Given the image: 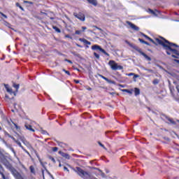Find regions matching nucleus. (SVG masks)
<instances>
[{
    "label": "nucleus",
    "instance_id": "nucleus-1",
    "mask_svg": "<svg viewBox=\"0 0 179 179\" xmlns=\"http://www.w3.org/2000/svg\"><path fill=\"white\" fill-rule=\"evenodd\" d=\"M141 35L143 37H145L147 40H149L150 43L152 44H155V45H162L164 48V50H166V52L167 55H171L172 58H176V59H178L179 58V52L176 49L174 48H179V45L171 43L169 41H167L166 38H164L162 36H159V38H155V39H152V38L149 37L148 35L141 33Z\"/></svg>",
    "mask_w": 179,
    "mask_h": 179
},
{
    "label": "nucleus",
    "instance_id": "nucleus-2",
    "mask_svg": "<svg viewBox=\"0 0 179 179\" xmlns=\"http://www.w3.org/2000/svg\"><path fill=\"white\" fill-rule=\"evenodd\" d=\"M108 65L110 66L112 71H122V69H124V66L118 65V63L115 62L114 60H110Z\"/></svg>",
    "mask_w": 179,
    "mask_h": 179
},
{
    "label": "nucleus",
    "instance_id": "nucleus-3",
    "mask_svg": "<svg viewBox=\"0 0 179 179\" xmlns=\"http://www.w3.org/2000/svg\"><path fill=\"white\" fill-rule=\"evenodd\" d=\"M129 47H131V48H134V50H136V51H138L141 55H143L145 59H148V61H152V59L150 57L148 56L145 52H142V50L141 48H138L137 46L132 45L131 43H128Z\"/></svg>",
    "mask_w": 179,
    "mask_h": 179
},
{
    "label": "nucleus",
    "instance_id": "nucleus-4",
    "mask_svg": "<svg viewBox=\"0 0 179 179\" xmlns=\"http://www.w3.org/2000/svg\"><path fill=\"white\" fill-rule=\"evenodd\" d=\"M92 50H93L94 51L99 50V51H101V52L104 54V55H106V57H110V54L106 52L104 50V49L101 48V47H100V45H92Z\"/></svg>",
    "mask_w": 179,
    "mask_h": 179
},
{
    "label": "nucleus",
    "instance_id": "nucleus-5",
    "mask_svg": "<svg viewBox=\"0 0 179 179\" xmlns=\"http://www.w3.org/2000/svg\"><path fill=\"white\" fill-rule=\"evenodd\" d=\"M10 171H11L13 176L15 177V178L24 179L23 177H22V175H20V173H19V172H17V170L15 169V168H12Z\"/></svg>",
    "mask_w": 179,
    "mask_h": 179
},
{
    "label": "nucleus",
    "instance_id": "nucleus-6",
    "mask_svg": "<svg viewBox=\"0 0 179 179\" xmlns=\"http://www.w3.org/2000/svg\"><path fill=\"white\" fill-rule=\"evenodd\" d=\"M75 17H77L79 20H81V22H85V14L79 13L78 14H74Z\"/></svg>",
    "mask_w": 179,
    "mask_h": 179
},
{
    "label": "nucleus",
    "instance_id": "nucleus-7",
    "mask_svg": "<svg viewBox=\"0 0 179 179\" xmlns=\"http://www.w3.org/2000/svg\"><path fill=\"white\" fill-rule=\"evenodd\" d=\"M127 24H128L130 27L133 29V30H135L136 31H139V27H138L136 25L133 24L132 22L129 21L126 22Z\"/></svg>",
    "mask_w": 179,
    "mask_h": 179
},
{
    "label": "nucleus",
    "instance_id": "nucleus-8",
    "mask_svg": "<svg viewBox=\"0 0 179 179\" xmlns=\"http://www.w3.org/2000/svg\"><path fill=\"white\" fill-rule=\"evenodd\" d=\"M166 120H167V124H171L172 125H177V122L174 120V119L171 118L168 116H165Z\"/></svg>",
    "mask_w": 179,
    "mask_h": 179
},
{
    "label": "nucleus",
    "instance_id": "nucleus-9",
    "mask_svg": "<svg viewBox=\"0 0 179 179\" xmlns=\"http://www.w3.org/2000/svg\"><path fill=\"white\" fill-rule=\"evenodd\" d=\"M99 76L100 78H101L102 79H103V80H106V82H108V83H115L114 81L109 80L108 78H107L106 77H105L104 76H103L101 74H99Z\"/></svg>",
    "mask_w": 179,
    "mask_h": 179
},
{
    "label": "nucleus",
    "instance_id": "nucleus-10",
    "mask_svg": "<svg viewBox=\"0 0 179 179\" xmlns=\"http://www.w3.org/2000/svg\"><path fill=\"white\" fill-rule=\"evenodd\" d=\"M29 171H30L31 174H33V176H36V167H34V166L31 165L29 166Z\"/></svg>",
    "mask_w": 179,
    "mask_h": 179
},
{
    "label": "nucleus",
    "instance_id": "nucleus-11",
    "mask_svg": "<svg viewBox=\"0 0 179 179\" xmlns=\"http://www.w3.org/2000/svg\"><path fill=\"white\" fill-rule=\"evenodd\" d=\"M79 41H80L81 43H84V44H87V45H90L92 44L90 41L86 40L85 38H80Z\"/></svg>",
    "mask_w": 179,
    "mask_h": 179
},
{
    "label": "nucleus",
    "instance_id": "nucleus-12",
    "mask_svg": "<svg viewBox=\"0 0 179 179\" xmlns=\"http://www.w3.org/2000/svg\"><path fill=\"white\" fill-rule=\"evenodd\" d=\"M24 127L26 129H28V131H31V132L35 131L34 129H33V127L29 124H25Z\"/></svg>",
    "mask_w": 179,
    "mask_h": 179
},
{
    "label": "nucleus",
    "instance_id": "nucleus-13",
    "mask_svg": "<svg viewBox=\"0 0 179 179\" xmlns=\"http://www.w3.org/2000/svg\"><path fill=\"white\" fill-rule=\"evenodd\" d=\"M89 3L94 6H97V0H87Z\"/></svg>",
    "mask_w": 179,
    "mask_h": 179
},
{
    "label": "nucleus",
    "instance_id": "nucleus-14",
    "mask_svg": "<svg viewBox=\"0 0 179 179\" xmlns=\"http://www.w3.org/2000/svg\"><path fill=\"white\" fill-rule=\"evenodd\" d=\"M134 94L135 96H139L141 94V90L139 88H134Z\"/></svg>",
    "mask_w": 179,
    "mask_h": 179
},
{
    "label": "nucleus",
    "instance_id": "nucleus-15",
    "mask_svg": "<svg viewBox=\"0 0 179 179\" xmlns=\"http://www.w3.org/2000/svg\"><path fill=\"white\" fill-rule=\"evenodd\" d=\"M138 41H140V43H141V44H145V45H150V43H149L148 42L143 41V39L142 38H138Z\"/></svg>",
    "mask_w": 179,
    "mask_h": 179
},
{
    "label": "nucleus",
    "instance_id": "nucleus-16",
    "mask_svg": "<svg viewBox=\"0 0 179 179\" xmlns=\"http://www.w3.org/2000/svg\"><path fill=\"white\" fill-rule=\"evenodd\" d=\"M122 92H125L126 93H128L129 94H132V92H134V90H122Z\"/></svg>",
    "mask_w": 179,
    "mask_h": 179
},
{
    "label": "nucleus",
    "instance_id": "nucleus-17",
    "mask_svg": "<svg viewBox=\"0 0 179 179\" xmlns=\"http://www.w3.org/2000/svg\"><path fill=\"white\" fill-rule=\"evenodd\" d=\"M62 157H65V159H71V157L67 153H65V152H62Z\"/></svg>",
    "mask_w": 179,
    "mask_h": 179
},
{
    "label": "nucleus",
    "instance_id": "nucleus-18",
    "mask_svg": "<svg viewBox=\"0 0 179 179\" xmlns=\"http://www.w3.org/2000/svg\"><path fill=\"white\" fill-rule=\"evenodd\" d=\"M12 124L14 125L16 131H20V127H19L17 124H16L13 121H11Z\"/></svg>",
    "mask_w": 179,
    "mask_h": 179
},
{
    "label": "nucleus",
    "instance_id": "nucleus-19",
    "mask_svg": "<svg viewBox=\"0 0 179 179\" xmlns=\"http://www.w3.org/2000/svg\"><path fill=\"white\" fill-rule=\"evenodd\" d=\"M160 83V80L155 78L154 79V80L152 81V83L156 85H159V83Z\"/></svg>",
    "mask_w": 179,
    "mask_h": 179
},
{
    "label": "nucleus",
    "instance_id": "nucleus-20",
    "mask_svg": "<svg viewBox=\"0 0 179 179\" xmlns=\"http://www.w3.org/2000/svg\"><path fill=\"white\" fill-rule=\"evenodd\" d=\"M7 136H8V138H10L11 139H13V141L16 143L17 142V140H16V138H15V137L12 136L10 134H9L8 133H7Z\"/></svg>",
    "mask_w": 179,
    "mask_h": 179
},
{
    "label": "nucleus",
    "instance_id": "nucleus-21",
    "mask_svg": "<svg viewBox=\"0 0 179 179\" xmlns=\"http://www.w3.org/2000/svg\"><path fill=\"white\" fill-rule=\"evenodd\" d=\"M48 157L49 160H51V162H52V163H54L55 164V163H56L55 159L52 156L49 155Z\"/></svg>",
    "mask_w": 179,
    "mask_h": 179
},
{
    "label": "nucleus",
    "instance_id": "nucleus-22",
    "mask_svg": "<svg viewBox=\"0 0 179 179\" xmlns=\"http://www.w3.org/2000/svg\"><path fill=\"white\" fill-rule=\"evenodd\" d=\"M0 174L1 175V178L6 179V176H5V174H3V169H0Z\"/></svg>",
    "mask_w": 179,
    "mask_h": 179
},
{
    "label": "nucleus",
    "instance_id": "nucleus-23",
    "mask_svg": "<svg viewBox=\"0 0 179 179\" xmlns=\"http://www.w3.org/2000/svg\"><path fill=\"white\" fill-rule=\"evenodd\" d=\"M134 76V79L136 78H139L138 75L135 74L134 73H130L128 74V76Z\"/></svg>",
    "mask_w": 179,
    "mask_h": 179
},
{
    "label": "nucleus",
    "instance_id": "nucleus-24",
    "mask_svg": "<svg viewBox=\"0 0 179 179\" xmlns=\"http://www.w3.org/2000/svg\"><path fill=\"white\" fill-rule=\"evenodd\" d=\"M15 6H17V8H20V9H21V10L24 11V8H23V7L22 6H20V3H16Z\"/></svg>",
    "mask_w": 179,
    "mask_h": 179
},
{
    "label": "nucleus",
    "instance_id": "nucleus-25",
    "mask_svg": "<svg viewBox=\"0 0 179 179\" xmlns=\"http://www.w3.org/2000/svg\"><path fill=\"white\" fill-rule=\"evenodd\" d=\"M52 29L54 30H55V31H57V33H61V29H59V28H58L57 27L53 26Z\"/></svg>",
    "mask_w": 179,
    "mask_h": 179
},
{
    "label": "nucleus",
    "instance_id": "nucleus-26",
    "mask_svg": "<svg viewBox=\"0 0 179 179\" xmlns=\"http://www.w3.org/2000/svg\"><path fill=\"white\" fill-rule=\"evenodd\" d=\"M17 145H18V146H20V148L23 150L24 149V147H23V145H22V143H20V141H17L16 142Z\"/></svg>",
    "mask_w": 179,
    "mask_h": 179
},
{
    "label": "nucleus",
    "instance_id": "nucleus-27",
    "mask_svg": "<svg viewBox=\"0 0 179 179\" xmlns=\"http://www.w3.org/2000/svg\"><path fill=\"white\" fill-rule=\"evenodd\" d=\"M148 10H149L150 13H152V15H155V16H157V14H156L155 10H152L150 8H149Z\"/></svg>",
    "mask_w": 179,
    "mask_h": 179
},
{
    "label": "nucleus",
    "instance_id": "nucleus-28",
    "mask_svg": "<svg viewBox=\"0 0 179 179\" xmlns=\"http://www.w3.org/2000/svg\"><path fill=\"white\" fill-rule=\"evenodd\" d=\"M13 86L16 89V90H17L20 85L19 84L13 83Z\"/></svg>",
    "mask_w": 179,
    "mask_h": 179
},
{
    "label": "nucleus",
    "instance_id": "nucleus-29",
    "mask_svg": "<svg viewBox=\"0 0 179 179\" xmlns=\"http://www.w3.org/2000/svg\"><path fill=\"white\" fill-rule=\"evenodd\" d=\"M94 57H95L96 59H100V55L96 52H94Z\"/></svg>",
    "mask_w": 179,
    "mask_h": 179
},
{
    "label": "nucleus",
    "instance_id": "nucleus-30",
    "mask_svg": "<svg viewBox=\"0 0 179 179\" xmlns=\"http://www.w3.org/2000/svg\"><path fill=\"white\" fill-rule=\"evenodd\" d=\"M63 72L66 73L69 76H71V72H69V71H66L65 69H63Z\"/></svg>",
    "mask_w": 179,
    "mask_h": 179
},
{
    "label": "nucleus",
    "instance_id": "nucleus-31",
    "mask_svg": "<svg viewBox=\"0 0 179 179\" xmlns=\"http://www.w3.org/2000/svg\"><path fill=\"white\" fill-rule=\"evenodd\" d=\"M75 34H76L77 36H80V34H82V31L80 30H76L75 31Z\"/></svg>",
    "mask_w": 179,
    "mask_h": 179
},
{
    "label": "nucleus",
    "instance_id": "nucleus-32",
    "mask_svg": "<svg viewBox=\"0 0 179 179\" xmlns=\"http://www.w3.org/2000/svg\"><path fill=\"white\" fill-rule=\"evenodd\" d=\"M24 152L27 153V155H28V156H29V157H31V155H30V152H29V151H27V150L26 149H23Z\"/></svg>",
    "mask_w": 179,
    "mask_h": 179
},
{
    "label": "nucleus",
    "instance_id": "nucleus-33",
    "mask_svg": "<svg viewBox=\"0 0 179 179\" xmlns=\"http://www.w3.org/2000/svg\"><path fill=\"white\" fill-rule=\"evenodd\" d=\"M24 3H29V5H33L34 3L29 1H24Z\"/></svg>",
    "mask_w": 179,
    "mask_h": 179
},
{
    "label": "nucleus",
    "instance_id": "nucleus-34",
    "mask_svg": "<svg viewBox=\"0 0 179 179\" xmlns=\"http://www.w3.org/2000/svg\"><path fill=\"white\" fill-rule=\"evenodd\" d=\"M0 15H1V16H3V17H4L5 19H8V16H6V15L3 14V13L0 11Z\"/></svg>",
    "mask_w": 179,
    "mask_h": 179
},
{
    "label": "nucleus",
    "instance_id": "nucleus-35",
    "mask_svg": "<svg viewBox=\"0 0 179 179\" xmlns=\"http://www.w3.org/2000/svg\"><path fill=\"white\" fill-rule=\"evenodd\" d=\"M52 152H58V147H53L52 148Z\"/></svg>",
    "mask_w": 179,
    "mask_h": 179
},
{
    "label": "nucleus",
    "instance_id": "nucleus-36",
    "mask_svg": "<svg viewBox=\"0 0 179 179\" xmlns=\"http://www.w3.org/2000/svg\"><path fill=\"white\" fill-rule=\"evenodd\" d=\"M23 143L25 145V146H30V143L27 141H23Z\"/></svg>",
    "mask_w": 179,
    "mask_h": 179
},
{
    "label": "nucleus",
    "instance_id": "nucleus-37",
    "mask_svg": "<svg viewBox=\"0 0 179 179\" xmlns=\"http://www.w3.org/2000/svg\"><path fill=\"white\" fill-rule=\"evenodd\" d=\"M64 61H65L66 62H69V64H73L72 61H71V60H69V59H65Z\"/></svg>",
    "mask_w": 179,
    "mask_h": 179
},
{
    "label": "nucleus",
    "instance_id": "nucleus-38",
    "mask_svg": "<svg viewBox=\"0 0 179 179\" xmlns=\"http://www.w3.org/2000/svg\"><path fill=\"white\" fill-rule=\"evenodd\" d=\"M64 171H67V173H69V169L66 166H64Z\"/></svg>",
    "mask_w": 179,
    "mask_h": 179
},
{
    "label": "nucleus",
    "instance_id": "nucleus-39",
    "mask_svg": "<svg viewBox=\"0 0 179 179\" xmlns=\"http://www.w3.org/2000/svg\"><path fill=\"white\" fill-rule=\"evenodd\" d=\"M66 38H71L72 40V36H71L69 34L65 35Z\"/></svg>",
    "mask_w": 179,
    "mask_h": 179
},
{
    "label": "nucleus",
    "instance_id": "nucleus-40",
    "mask_svg": "<svg viewBox=\"0 0 179 179\" xmlns=\"http://www.w3.org/2000/svg\"><path fill=\"white\" fill-rule=\"evenodd\" d=\"M99 146H101V148H103V149H106V147L101 143L99 142Z\"/></svg>",
    "mask_w": 179,
    "mask_h": 179
},
{
    "label": "nucleus",
    "instance_id": "nucleus-41",
    "mask_svg": "<svg viewBox=\"0 0 179 179\" xmlns=\"http://www.w3.org/2000/svg\"><path fill=\"white\" fill-rule=\"evenodd\" d=\"M81 29H82V31H85V30H87V27H81Z\"/></svg>",
    "mask_w": 179,
    "mask_h": 179
},
{
    "label": "nucleus",
    "instance_id": "nucleus-42",
    "mask_svg": "<svg viewBox=\"0 0 179 179\" xmlns=\"http://www.w3.org/2000/svg\"><path fill=\"white\" fill-rule=\"evenodd\" d=\"M96 29H97V30H99L100 31H102L103 29H101V28H99L98 27H95Z\"/></svg>",
    "mask_w": 179,
    "mask_h": 179
},
{
    "label": "nucleus",
    "instance_id": "nucleus-43",
    "mask_svg": "<svg viewBox=\"0 0 179 179\" xmlns=\"http://www.w3.org/2000/svg\"><path fill=\"white\" fill-rule=\"evenodd\" d=\"M76 45L77 46V47H79V48H82V45H79V44H78V43H76Z\"/></svg>",
    "mask_w": 179,
    "mask_h": 179
},
{
    "label": "nucleus",
    "instance_id": "nucleus-44",
    "mask_svg": "<svg viewBox=\"0 0 179 179\" xmlns=\"http://www.w3.org/2000/svg\"><path fill=\"white\" fill-rule=\"evenodd\" d=\"M75 83L78 84L80 83L79 80H74Z\"/></svg>",
    "mask_w": 179,
    "mask_h": 179
},
{
    "label": "nucleus",
    "instance_id": "nucleus-45",
    "mask_svg": "<svg viewBox=\"0 0 179 179\" xmlns=\"http://www.w3.org/2000/svg\"><path fill=\"white\" fill-rule=\"evenodd\" d=\"M173 61H174L175 62H177L178 64H179V60H178V59H173Z\"/></svg>",
    "mask_w": 179,
    "mask_h": 179
},
{
    "label": "nucleus",
    "instance_id": "nucleus-46",
    "mask_svg": "<svg viewBox=\"0 0 179 179\" xmlns=\"http://www.w3.org/2000/svg\"><path fill=\"white\" fill-rule=\"evenodd\" d=\"M93 169H94V170H99V171H101V170H100V169H98V168L94 167V168H93Z\"/></svg>",
    "mask_w": 179,
    "mask_h": 179
},
{
    "label": "nucleus",
    "instance_id": "nucleus-47",
    "mask_svg": "<svg viewBox=\"0 0 179 179\" xmlns=\"http://www.w3.org/2000/svg\"><path fill=\"white\" fill-rule=\"evenodd\" d=\"M41 15H47V13H44V12L41 11Z\"/></svg>",
    "mask_w": 179,
    "mask_h": 179
},
{
    "label": "nucleus",
    "instance_id": "nucleus-48",
    "mask_svg": "<svg viewBox=\"0 0 179 179\" xmlns=\"http://www.w3.org/2000/svg\"><path fill=\"white\" fill-rule=\"evenodd\" d=\"M176 89H177L178 92L179 93V88H178V86L176 87Z\"/></svg>",
    "mask_w": 179,
    "mask_h": 179
},
{
    "label": "nucleus",
    "instance_id": "nucleus-49",
    "mask_svg": "<svg viewBox=\"0 0 179 179\" xmlns=\"http://www.w3.org/2000/svg\"><path fill=\"white\" fill-rule=\"evenodd\" d=\"M87 90H90V91L92 90V87H88Z\"/></svg>",
    "mask_w": 179,
    "mask_h": 179
},
{
    "label": "nucleus",
    "instance_id": "nucleus-50",
    "mask_svg": "<svg viewBox=\"0 0 179 179\" xmlns=\"http://www.w3.org/2000/svg\"><path fill=\"white\" fill-rule=\"evenodd\" d=\"M0 131H2V127H0Z\"/></svg>",
    "mask_w": 179,
    "mask_h": 179
},
{
    "label": "nucleus",
    "instance_id": "nucleus-51",
    "mask_svg": "<svg viewBox=\"0 0 179 179\" xmlns=\"http://www.w3.org/2000/svg\"><path fill=\"white\" fill-rule=\"evenodd\" d=\"M61 166H62L61 164H59V167H61Z\"/></svg>",
    "mask_w": 179,
    "mask_h": 179
},
{
    "label": "nucleus",
    "instance_id": "nucleus-52",
    "mask_svg": "<svg viewBox=\"0 0 179 179\" xmlns=\"http://www.w3.org/2000/svg\"><path fill=\"white\" fill-rule=\"evenodd\" d=\"M155 12H159V10H155Z\"/></svg>",
    "mask_w": 179,
    "mask_h": 179
},
{
    "label": "nucleus",
    "instance_id": "nucleus-53",
    "mask_svg": "<svg viewBox=\"0 0 179 179\" xmlns=\"http://www.w3.org/2000/svg\"><path fill=\"white\" fill-rule=\"evenodd\" d=\"M149 71V72H152V70H148Z\"/></svg>",
    "mask_w": 179,
    "mask_h": 179
},
{
    "label": "nucleus",
    "instance_id": "nucleus-54",
    "mask_svg": "<svg viewBox=\"0 0 179 179\" xmlns=\"http://www.w3.org/2000/svg\"><path fill=\"white\" fill-rule=\"evenodd\" d=\"M106 173H109V171H106Z\"/></svg>",
    "mask_w": 179,
    "mask_h": 179
},
{
    "label": "nucleus",
    "instance_id": "nucleus-55",
    "mask_svg": "<svg viewBox=\"0 0 179 179\" xmlns=\"http://www.w3.org/2000/svg\"><path fill=\"white\" fill-rule=\"evenodd\" d=\"M57 143H59V145L60 143L57 142Z\"/></svg>",
    "mask_w": 179,
    "mask_h": 179
},
{
    "label": "nucleus",
    "instance_id": "nucleus-56",
    "mask_svg": "<svg viewBox=\"0 0 179 179\" xmlns=\"http://www.w3.org/2000/svg\"><path fill=\"white\" fill-rule=\"evenodd\" d=\"M178 5H179V3H178Z\"/></svg>",
    "mask_w": 179,
    "mask_h": 179
}]
</instances>
